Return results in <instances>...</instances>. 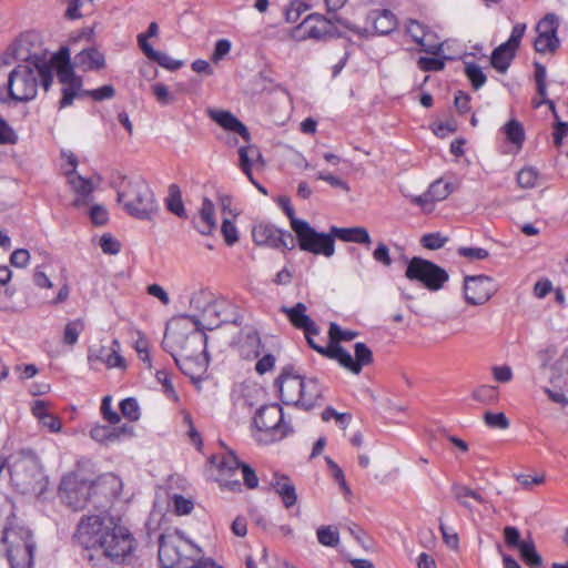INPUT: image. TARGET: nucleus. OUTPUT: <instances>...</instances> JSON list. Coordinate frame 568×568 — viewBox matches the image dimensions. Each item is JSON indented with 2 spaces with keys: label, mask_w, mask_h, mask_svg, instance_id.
Here are the masks:
<instances>
[{
  "label": "nucleus",
  "mask_w": 568,
  "mask_h": 568,
  "mask_svg": "<svg viewBox=\"0 0 568 568\" xmlns=\"http://www.w3.org/2000/svg\"><path fill=\"white\" fill-rule=\"evenodd\" d=\"M73 538L87 550L83 558L93 567L101 566L102 560L115 567L131 565L138 549V540L131 530L109 516H82Z\"/></svg>",
  "instance_id": "f257e3e1"
},
{
  "label": "nucleus",
  "mask_w": 568,
  "mask_h": 568,
  "mask_svg": "<svg viewBox=\"0 0 568 568\" xmlns=\"http://www.w3.org/2000/svg\"><path fill=\"white\" fill-rule=\"evenodd\" d=\"M52 82V63L37 55L30 57L9 73L8 94L13 101L28 102L37 97L39 83L48 91Z\"/></svg>",
  "instance_id": "f03ea898"
},
{
  "label": "nucleus",
  "mask_w": 568,
  "mask_h": 568,
  "mask_svg": "<svg viewBox=\"0 0 568 568\" xmlns=\"http://www.w3.org/2000/svg\"><path fill=\"white\" fill-rule=\"evenodd\" d=\"M106 487L111 488L112 497L115 498L120 494L122 483L120 478L113 474L103 476L97 481H90L79 478L74 473H70L62 477L58 495L64 505L77 511L88 505L92 494Z\"/></svg>",
  "instance_id": "7ed1b4c3"
},
{
  "label": "nucleus",
  "mask_w": 568,
  "mask_h": 568,
  "mask_svg": "<svg viewBox=\"0 0 568 568\" xmlns=\"http://www.w3.org/2000/svg\"><path fill=\"white\" fill-rule=\"evenodd\" d=\"M209 464L214 470V480L219 483L222 490L240 493L243 485L247 489H255L258 486L255 470L250 465L242 463L233 450L221 455H211Z\"/></svg>",
  "instance_id": "20e7f679"
},
{
  "label": "nucleus",
  "mask_w": 568,
  "mask_h": 568,
  "mask_svg": "<svg viewBox=\"0 0 568 568\" xmlns=\"http://www.w3.org/2000/svg\"><path fill=\"white\" fill-rule=\"evenodd\" d=\"M12 486L21 494L40 495L47 487L39 457L31 450L11 455L7 462Z\"/></svg>",
  "instance_id": "39448f33"
},
{
  "label": "nucleus",
  "mask_w": 568,
  "mask_h": 568,
  "mask_svg": "<svg viewBox=\"0 0 568 568\" xmlns=\"http://www.w3.org/2000/svg\"><path fill=\"white\" fill-rule=\"evenodd\" d=\"M116 194L123 210L134 219L152 221L159 212L154 193L142 178H123Z\"/></svg>",
  "instance_id": "423d86ee"
},
{
  "label": "nucleus",
  "mask_w": 568,
  "mask_h": 568,
  "mask_svg": "<svg viewBox=\"0 0 568 568\" xmlns=\"http://www.w3.org/2000/svg\"><path fill=\"white\" fill-rule=\"evenodd\" d=\"M1 551L10 568H32L34 565L36 540L32 531L21 525L8 524L1 535Z\"/></svg>",
  "instance_id": "0eeeda50"
},
{
  "label": "nucleus",
  "mask_w": 568,
  "mask_h": 568,
  "mask_svg": "<svg viewBox=\"0 0 568 568\" xmlns=\"http://www.w3.org/2000/svg\"><path fill=\"white\" fill-rule=\"evenodd\" d=\"M201 549L184 538L179 530L162 534L159 538V561L162 568L189 567L200 556Z\"/></svg>",
  "instance_id": "6e6552de"
},
{
  "label": "nucleus",
  "mask_w": 568,
  "mask_h": 568,
  "mask_svg": "<svg viewBox=\"0 0 568 568\" xmlns=\"http://www.w3.org/2000/svg\"><path fill=\"white\" fill-rule=\"evenodd\" d=\"M293 231L300 250L325 257L334 255L335 240L331 232L320 233L306 221H294Z\"/></svg>",
  "instance_id": "1a4fd4ad"
},
{
  "label": "nucleus",
  "mask_w": 568,
  "mask_h": 568,
  "mask_svg": "<svg viewBox=\"0 0 568 568\" xmlns=\"http://www.w3.org/2000/svg\"><path fill=\"white\" fill-rule=\"evenodd\" d=\"M290 37L295 41L313 39L317 41L343 38L344 34L334 26L332 19L321 13L308 14L302 23L291 30Z\"/></svg>",
  "instance_id": "9d476101"
},
{
  "label": "nucleus",
  "mask_w": 568,
  "mask_h": 568,
  "mask_svg": "<svg viewBox=\"0 0 568 568\" xmlns=\"http://www.w3.org/2000/svg\"><path fill=\"white\" fill-rule=\"evenodd\" d=\"M258 432L264 433L265 440H280L291 434V426L284 422L283 409L278 404L264 405L257 409L253 418Z\"/></svg>",
  "instance_id": "9b49d317"
},
{
  "label": "nucleus",
  "mask_w": 568,
  "mask_h": 568,
  "mask_svg": "<svg viewBox=\"0 0 568 568\" xmlns=\"http://www.w3.org/2000/svg\"><path fill=\"white\" fill-rule=\"evenodd\" d=\"M405 276L410 281L420 282L429 291L440 290L449 278L443 267L422 257H413L409 261Z\"/></svg>",
  "instance_id": "f8f14e48"
},
{
  "label": "nucleus",
  "mask_w": 568,
  "mask_h": 568,
  "mask_svg": "<svg viewBox=\"0 0 568 568\" xmlns=\"http://www.w3.org/2000/svg\"><path fill=\"white\" fill-rule=\"evenodd\" d=\"M252 240L257 246L274 250L295 247V240L288 231L281 230L268 222H258L253 226Z\"/></svg>",
  "instance_id": "ddd939ff"
},
{
  "label": "nucleus",
  "mask_w": 568,
  "mask_h": 568,
  "mask_svg": "<svg viewBox=\"0 0 568 568\" xmlns=\"http://www.w3.org/2000/svg\"><path fill=\"white\" fill-rule=\"evenodd\" d=\"M206 349V335L203 333L194 332L183 337V344L179 354H174L173 358L180 369L189 375V366L191 364H199L202 362V356L205 355Z\"/></svg>",
  "instance_id": "4468645a"
},
{
  "label": "nucleus",
  "mask_w": 568,
  "mask_h": 568,
  "mask_svg": "<svg viewBox=\"0 0 568 568\" xmlns=\"http://www.w3.org/2000/svg\"><path fill=\"white\" fill-rule=\"evenodd\" d=\"M498 286L487 275H467L464 277V295L467 304L483 305L497 292Z\"/></svg>",
  "instance_id": "2eb2a0df"
},
{
  "label": "nucleus",
  "mask_w": 568,
  "mask_h": 568,
  "mask_svg": "<svg viewBox=\"0 0 568 568\" xmlns=\"http://www.w3.org/2000/svg\"><path fill=\"white\" fill-rule=\"evenodd\" d=\"M303 381L304 377L296 373L292 366L282 369L275 381V386L278 388L284 404L300 406L301 395H303Z\"/></svg>",
  "instance_id": "dca6fc26"
},
{
  "label": "nucleus",
  "mask_w": 568,
  "mask_h": 568,
  "mask_svg": "<svg viewBox=\"0 0 568 568\" xmlns=\"http://www.w3.org/2000/svg\"><path fill=\"white\" fill-rule=\"evenodd\" d=\"M558 19L554 13H548L536 26L537 38L534 42L535 50L539 53L554 52L559 47L557 38Z\"/></svg>",
  "instance_id": "f3484780"
},
{
  "label": "nucleus",
  "mask_w": 568,
  "mask_h": 568,
  "mask_svg": "<svg viewBox=\"0 0 568 568\" xmlns=\"http://www.w3.org/2000/svg\"><path fill=\"white\" fill-rule=\"evenodd\" d=\"M355 358L344 347H337L334 361L353 374L358 375L363 366L373 362V353L366 344L358 342L354 345Z\"/></svg>",
  "instance_id": "a211bd4d"
},
{
  "label": "nucleus",
  "mask_w": 568,
  "mask_h": 568,
  "mask_svg": "<svg viewBox=\"0 0 568 568\" xmlns=\"http://www.w3.org/2000/svg\"><path fill=\"white\" fill-rule=\"evenodd\" d=\"M120 343L118 339H113L111 346H100L99 348H90L88 353V362L91 367H94L97 363H103L109 369L110 368H126L125 358L120 355Z\"/></svg>",
  "instance_id": "6ab92c4d"
},
{
  "label": "nucleus",
  "mask_w": 568,
  "mask_h": 568,
  "mask_svg": "<svg viewBox=\"0 0 568 568\" xmlns=\"http://www.w3.org/2000/svg\"><path fill=\"white\" fill-rule=\"evenodd\" d=\"M280 312L285 314L293 327L307 334H320L318 325L307 315V307L304 303H296L294 306H281Z\"/></svg>",
  "instance_id": "aec40b11"
},
{
  "label": "nucleus",
  "mask_w": 568,
  "mask_h": 568,
  "mask_svg": "<svg viewBox=\"0 0 568 568\" xmlns=\"http://www.w3.org/2000/svg\"><path fill=\"white\" fill-rule=\"evenodd\" d=\"M453 192L452 183L438 179L433 182L428 190L422 195L415 196L413 202L424 209V211L430 212L435 202L444 201Z\"/></svg>",
  "instance_id": "412c9836"
},
{
  "label": "nucleus",
  "mask_w": 568,
  "mask_h": 568,
  "mask_svg": "<svg viewBox=\"0 0 568 568\" xmlns=\"http://www.w3.org/2000/svg\"><path fill=\"white\" fill-rule=\"evenodd\" d=\"M68 183L71 190L75 193V199L72 203L74 207L87 206L92 200V193L95 186L90 179H85L77 173V171L67 172Z\"/></svg>",
  "instance_id": "4be33fe9"
},
{
  "label": "nucleus",
  "mask_w": 568,
  "mask_h": 568,
  "mask_svg": "<svg viewBox=\"0 0 568 568\" xmlns=\"http://www.w3.org/2000/svg\"><path fill=\"white\" fill-rule=\"evenodd\" d=\"M209 116L224 130L232 131L241 135L245 141H250L251 134L248 129L230 111L225 110H207Z\"/></svg>",
  "instance_id": "5701e85b"
},
{
  "label": "nucleus",
  "mask_w": 568,
  "mask_h": 568,
  "mask_svg": "<svg viewBox=\"0 0 568 568\" xmlns=\"http://www.w3.org/2000/svg\"><path fill=\"white\" fill-rule=\"evenodd\" d=\"M271 487L280 496L284 507L290 509L297 503L296 488L291 478L283 474L275 473L271 480Z\"/></svg>",
  "instance_id": "b1692460"
},
{
  "label": "nucleus",
  "mask_w": 568,
  "mask_h": 568,
  "mask_svg": "<svg viewBox=\"0 0 568 568\" xmlns=\"http://www.w3.org/2000/svg\"><path fill=\"white\" fill-rule=\"evenodd\" d=\"M52 60L53 62H50L53 65V70L55 69L57 71V77L60 83L69 84L74 81H81V78L77 77L74 73L68 48H61Z\"/></svg>",
  "instance_id": "393cba45"
},
{
  "label": "nucleus",
  "mask_w": 568,
  "mask_h": 568,
  "mask_svg": "<svg viewBox=\"0 0 568 568\" xmlns=\"http://www.w3.org/2000/svg\"><path fill=\"white\" fill-rule=\"evenodd\" d=\"M195 229L203 235H209L216 227L215 207L213 202L204 197L199 213L193 219Z\"/></svg>",
  "instance_id": "a878e982"
},
{
  "label": "nucleus",
  "mask_w": 568,
  "mask_h": 568,
  "mask_svg": "<svg viewBox=\"0 0 568 568\" xmlns=\"http://www.w3.org/2000/svg\"><path fill=\"white\" fill-rule=\"evenodd\" d=\"M331 233L334 240L338 239L344 242H352L369 246L372 243L368 231L363 226L338 227L331 226Z\"/></svg>",
  "instance_id": "bb28decb"
},
{
  "label": "nucleus",
  "mask_w": 568,
  "mask_h": 568,
  "mask_svg": "<svg viewBox=\"0 0 568 568\" xmlns=\"http://www.w3.org/2000/svg\"><path fill=\"white\" fill-rule=\"evenodd\" d=\"M322 390V386L316 378H304L300 407L311 409L320 405L323 399Z\"/></svg>",
  "instance_id": "cd10ccee"
},
{
  "label": "nucleus",
  "mask_w": 568,
  "mask_h": 568,
  "mask_svg": "<svg viewBox=\"0 0 568 568\" xmlns=\"http://www.w3.org/2000/svg\"><path fill=\"white\" fill-rule=\"evenodd\" d=\"M75 64L82 70H100L105 67V58L95 48L83 49L75 55Z\"/></svg>",
  "instance_id": "c85d7f7f"
},
{
  "label": "nucleus",
  "mask_w": 568,
  "mask_h": 568,
  "mask_svg": "<svg viewBox=\"0 0 568 568\" xmlns=\"http://www.w3.org/2000/svg\"><path fill=\"white\" fill-rule=\"evenodd\" d=\"M546 77H547L546 68L542 64L536 62L535 63V81H536V87H537V93L539 94V97L541 99L539 101H534V106L539 108L541 104H547L549 106V109L551 110L552 114L555 115V118L558 119V114H557L554 101L549 100L547 98Z\"/></svg>",
  "instance_id": "c756f323"
},
{
  "label": "nucleus",
  "mask_w": 568,
  "mask_h": 568,
  "mask_svg": "<svg viewBox=\"0 0 568 568\" xmlns=\"http://www.w3.org/2000/svg\"><path fill=\"white\" fill-rule=\"evenodd\" d=\"M550 382L555 387L568 392V348L554 363L551 367Z\"/></svg>",
  "instance_id": "7c9ffc66"
},
{
  "label": "nucleus",
  "mask_w": 568,
  "mask_h": 568,
  "mask_svg": "<svg viewBox=\"0 0 568 568\" xmlns=\"http://www.w3.org/2000/svg\"><path fill=\"white\" fill-rule=\"evenodd\" d=\"M240 156V166L243 173L248 178L252 183H255V180L252 174V165L255 161H262V154L257 146L247 145L242 146L239 150Z\"/></svg>",
  "instance_id": "2f4dec72"
},
{
  "label": "nucleus",
  "mask_w": 568,
  "mask_h": 568,
  "mask_svg": "<svg viewBox=\"0 0 568 568\" xmlns=\"http://www.w3.org/2000/svg\"><path fill=\"white\" fill-rule=\"evenodd\" d=\"M168 211L181 219H186L187 214L182 201L181 190L176 184L169 186V194L165 199Z\"/></svg>",
  "instance_id": "473e14b6"
},
{
  "label": "nucleus",
  "mask_w": 568,
  "mask_h": 568,
  "mask_svg": "<svg viewBox=\"0 0 568 568\" xmlns=\"http://www.w3.org/2000/svg\"><path fill=\"white\" fill-rule=\"evenodd\" d=\"M374 29L377 34H388L396 29L397 19L389 10L378 11L373 18Z\"/></svg>",
  "instance_id": "72a5a7b5"
},
{
  "label": "nucleus",
  "mask_w": 568,
  "mask_h": 568,
  "mask_svg": "<svg viewBox=\"0 0 568 568\" xmlns=\"http://www.w3.org/2000/svg\"><path fill=\"white\" fill-rule=\"evenodd\" d=\"M515 57V50L507 48V44H500L491 54V65L499 72H506L511 60Z\"/></svg>",
  "instance_id": "f704fd0d"
},
{
  "label": "nucleus",
  "mask_w": 568,
  "mask_h": 568,
  "mask_svg": "<svg viewBox=\"0 0 568 568\" xmlns=\"http://www.w3.org/2000/svg\"><path fill=\"white\" fill-rule=\"evenodd\" d=\"M506 140L515 144L518 149L523 146L525 141V131L521 123L515 119L509 120L504 126Z\"/></svg>",
  "instance_id": "c9c22d12"
},
{
  "label": "nucleus",
  "mask_w": 568,
  "mask_h": 568,
  "mask_svg": "<svg viewBox=\"0 0 568 568\" xmlns=\"http://www.w3.org/2000/svg\"><path fill=\"white\" fill-rule=\"evenodd\" d=\"M358 335L355 331L342 329L337 323H331L328 328L329 346L342 347L341 342H348Z\"/></svg>",
  "instance_id": "e433bc0d"
},
{
  "label": "nucleus",
  "mask_w": 568,
  "mask_h": 568,
  "mask_svg": "<svg viewBox=\"0 0 568 568\" xmlns=\"http://www.w3.org/2000/svg\"><path fill=\"white\" fill-rule=\"evenodd\" d=\"M407 32L412 36L414 41L423 47V51L437 55L442 51V44L426 47L423 42L424 28L418 21H410L407 27Z\"/></svg>",
  "instance_id": "4c0bfd02"
},
{
  "label": "nucleus",
  "mask_w": 568,
  "mask_h": 568,
  "mask_svg": "<svg viewBox=\"0 0 568 568\" xmlns=\"http://www.w3.org/2000/svg\"><path fill=\"white\" fill-rule=\"evenodd\" d=\"M520 557L531 568L541 566V556L537 552L532 540H523L519 548Z\"/></svg>",
  "instance_id": "58836bf2"
},
{
  "label": "nucleus",
  "mask_w": 568,
  "mask_h": 568,
  "mask_svg": "<svg viewBox=\"0 0 568 568\" xmlns=\"http://www.w3.org/2000/svg\"><path fill=\"white\" fill-rule=\"evenodd\" d=\"M452 493L458 503H462V500H467L468 498H471L479 504L485 503V498L477 490L471 489L470 487L463 484H453Z\"/></svg>",
  "instance_id": "ea45409f"
},
{
  "label": "nucleus",
  "mask_w": 568,
  "mask_h": 568,
  "mask_svg": "<svg viewBox=\"0 0 568 568\" xmlns=\"http://www.w3.org/2000/svg\"><path fill=\"white\" fill-rule=\"evenodd\" d=\"M84 329V322L81 318L70 321L65 324L63 332V343L73 346L79 338V335Z\"/></svg>",
  "instance_id": "a19ab883"
},
{
  "label": "nucleus",
  "mask_w": 568,
  "mask_h": 568,
  "mask_svg": "<svg viewBox=\"0 0 568 568\" xmlns=\"http://www.w3.org/2000/svg\"><path fill=\"white\" fill-rule=\"evenodd\" d=\"M465 74L475 90L480 89L487 81L481 68L474 62H465Z\"/></svg>",
  "instance_id": "79ce46f5"
},
{
  "label": "nucleus",
  "mask_w": 568,
  "mask_h": 568,
  "mask_svg": "<svg viewBox=\"0 0 568 568\" xmlns=\"http://www.w3.org/2000/svg\"><path fill=\"white\" fill-rule=\"evenodd\" d=\"M317 540L326 547H336L339 542L337 528L333 526H321L316 531Z\"/></svg>",
  "instance_id": "37998d69"
},
{
  "label": "nucleus",
  "mask_w": 568,
  "mask_h": 568,
  "mask_svg": "<svg viewBox=\"0 0 568 568\" xmlns=\"http://www.w3.org/2000/svg\"><path fill=\"white\" fill-rule=\"evenodd\" d=\"M473 398L484 404H494L498 399V388L491 385H483L474 390Z\"/></svg>",
  "instance_id": "c03bdc74"
},
{
  "label": "nucleus",
  "mask_w": 568,
  "mask_h": 568,
  "mask_svg": "<svg viewBox=\"0 0 568 568\" xmlns=\"http://www.w3.org/2000/svg\"><path fill=\"white\" fill-rule=\"evenodd\" d=\"M90 436L99 443H113L119 439V434L112 430L109 426L97 425L91 428Z\"/></svg>",
  "instance_id": "a18cd8bd"
},
{
  "label": "nucleus",
  "mask_w": 568,
  "mask_h": 568,
  "mask_svg": "<svg viewBox=\"0 0 568 568\" xmlns=\"http://www.w3.org/2000/svg\"><path fill=\"white\" fill-rule=\"evenodd\" d=\"M81 87L82 81H74L69 84H63L62 98L59 102L60 109L67 108L73 103V100L79 94Z\"/></svg>",
  "instance_id": "49530a36"
},
{
  "label": "nucleus",
  "mask_w": 568,
  "mask_h": 568,
  "mask_svg": "<svg viewBox=\"0 0 568 568\" xmlns=\"http://www.w3.org/2000/svg\"><path fill=\"white\" fill-rule=\"evenodd\" d=\"M155 377L165 396L173 402H179V395L174 389L170 374L166 371H158Z\"/></svg>",
  "instance_id": "de8ad7c7"
},
{
  "label": "nucleus",
  "mask_w": 568,
  "mask_h": 568,
  "mask_svg": "<svg viewBox=\"0 0 568 568\" xmlns=\"http://www.w3.org/2000/svg\"><path fill=\"white\" fill-rule=\"evenodd\" d=\"M120 410L122 415L131 422L140 418V407L135 398L128 397L120 403Z\"/></svg>",
  "instance_id": "09e8293b"
},
{
  "label": "nucleus",
  "mask_w": 568,
  "mask_h": 568,
  "mask_svg": "<svg viewBox=\"0 0 568 568\" xmlns=\"http://www.w3.org/2000/svg\"><path fill=\"white\" fill-rule=\"evenodd\" d=\"M538 171L534 168H524L517 174V183L523 189H530L536 185Z\"/></svg>",
  "instance_id": "8fccbe9b"
},
{
  "label": "nucleus",
  "mask_w": 568,
  "mask_h": 568,
  "mask_svg": "<svg viewBox=\"0 0 568 568\" xmlns=\"http://www.w3.org/2000/svg\"><path fill=\"white\" fill-rule=\"evenodd\" d=\"M191 305L197 310H202L203 313L213 311L214 305L211 301V294L205 291H200L191 297Z\"/></svg>",
  "instance_id": "3c124183"
},
{
  "label": "nucleus",
  "mask_w": 568,
  "mask_h": 568,
  "mask_svg": "<svg viewBox=\"0 0 568 568\" xmlns=\"http://www.w3.org/2000/svg\"><path fill=\"white\" fill-rule=\"evenodd\" d=\"M150 60L158 62L161 67L171 71L179 70L183 65L182 61L175 60L162 51H155Z\"/></svg>",
  "instance_id": "603ef678"
},
{
  "label": "nucleus",
  "mask_w": 568,
  "mask_h": 568,
  "mask_svg": "<svg viewBox=\"0 0 568 568\" xmlns=\"http://www.w3.org/2000/svg\"><path fill=\"white\" fill-rule=\"evenodd\" d=\"M99 246L104 254L115 255L121 250V243L110 233H104L99 241Z\"/></svg>",
  "instance_id": "864d4df0"
},
{
  "label": "nucleus",
  "mask_w": 568,
  "mask_h": 568,
  "mask_svg": "<svg viewBox=\"0 0 568 568\" xmlns=\"http://www.w3.org/2000/svg\"><path fill=\"white\" fill-rule=\"evenodd\" d=\"M172 504L174 513L180 516L189 515L194 508V503L192 499L185 498L179 494H174L172 496Z\"/></svg>",
  "instance_id": "5fc2aeb1"
},
{
  "label": "nucleus",
  "mask_w": 568,
  "mask_h": 568,
  "mask_svg": "<svg viewBox=\"0 0 568 568\" xmlns=\"http://www.w3.org/2000/svg\"><path fill=\"white\" fill-rule=\"evenodd\" d=\"M484 420L490 428L506 429L509 427V420L504 413L487 412L484 415Z\"/></svg>",
  "instance_id": "6e6d98bb"
},
{
  "label": "nucleus",
  "mask_w": 568,
  "mask_h": 568,
  "mask_svg": "<svg viewBox=\"0 0 568 568\" xmlns=\"http://www.w3.org/2000/svg\"><path fill=\"white\" fill-rule=\"evenodd\" d=\"M305 335V338H306V342L308 344V346L316 351L318 354L329 358V359H333L334 361V357H335V353H336V348L335 346H329V344L327 346H322L320 344H317L314 339V336H316L317 334H307V333H304Z\"/></svg>",
  "instance_id": "4d7b16f0"
},
{
  "label": "nucleus",
  "mask_w": 568,
  "mask_h": 568,
  "mask_svg": "<svg viewBox=\"0 0 568 568\" xmlns=\"http://www.w3.org/2000/svg\"><path fill=\"white\" fill-rule=\"evenodd\" d=\"M417 65L422 71H442L445 68V58H428V57H419L417 60Z\"/></svg>",
  "instance_id": "13d9d810"
},
{
  "label": "nucleus",
  "mask_w": 568,
  "mask_h": 568,
  "mask_svg": "<svg viewBox=\"0 0 568 568\" xmlns=\"http://www.w3.org/2000/svg\"><path fill=\"white\" fill-rule=\"evenodd\" d=\"M221 233L223 235V239L225 243L229 246L234 245L239 241L237 230L235 224L229 220L224 219L221 226Z\"/></svg>",
  "instance_id": "bf43d9fd"
},
{
  "label": "nucleus",
  "mask_w": 568,
  "mask_h": 568,
  "mask_svg": "<svg viewBox=\"0 0 568 568\" xmlns=\"http://www.w3.org/2000/svg\"><path fill=\"white\" fill-rule=\"evenodd\" d=\"M458 255L468 258L470 261H481L489 256V252L481 247H466L460 246L457 250Z\"/></svg>",
  "instance_id": "052dcab7"
},
{
  "label": "nucleus",
  "mask_w": 568,
  "mask_h": 568,
  "mask_svg": "<svg viewBox=\"0 0 568 568\" xmlns=\"http://www.w3.org/2000/svg\"><path fill=\"white\" fill-rule=\"evenodd\" d=\"M446 242L447 237L443 236L438 232L425 234L420 240L422 245L428 250L442 248Z\"/></svg>",
  "instance_id": "680f3d73"
},
{
  "label": "nucleus",
  "mask_w": 568,
  "mask_h": 568,
  "mask_svg": "<svg viewBox=\"0 0 568 568\" xmlns=\"http://www.w3.org/2000/svg\"><path fill=\"white\" fill-rule=\"evenodd\" d=\"M325 460H326V464H327L328 468L332 471V476L338 483L341 489L345 494L349 493V487H348V485L346 483V479H345V476H344V471L342 470V468L329 457H325Z\"/></svg>",
  "instance_id": "e2e57ef3"
},
{
  "label": "nucleus",
  "mask_w": 568,
  "mask_h": 568,
  "mask_svg": "<svg viewBox=\"0 0 568 568\" xmlns=\"http://www.w3.org/2000/svg\"><path fill=\"white\" fill-rule=\"evenodd\" d=\"M373 258L383 266L389 267L393 263L389 248L384 242H378L373 251Z\"/></svg>",
  "instance_id": "0e129e2a"
},
{
  "label": "nucleus",
  "mask_w": 568,
  "mask_h": 568,
  "mask_svg": "<svg viewBox=\"0 0 568 568\" xmlns=\"http://www.w3.org/2000/svg\"><path fill=\"white\" fill-rule=\"evenodd\" d=\"M152 93L156 101L162 105H168L175 101L174 97L169 92V89L163 83H155L152 85Z\"/></svg>",
  "instance_id": "69168bd1"
},
{
  "label": "nucleus",
  "mask_w": 568,
  "mask_h": 568,
  "mask_svg": "<svg viewBox=\"0 0 568 568\" xmlns=\"http://www.w3.org/2000/svg\"><path fill=\"white\" fill-rule=\"evenodd\" d=\"M308 9V6L302 1H292L288 9L285 12V19L288 23H295L301 14Z\"/></svg>",
  "instance_id": "338daca9"
},
{
  "label": "nucleus",
  "mask_w": 568,
  "mask_h": 568,
  "mask_svg": "<svg viewBox=\"0 0 568 568\" xmlns=\"http://www.w3.org/2000/svg\"><path fill=\"white\" fill-rule=\"evenodd\" d=\"M526 24L525 23H517L513 27L511 34L509 39L504 43L507 44V48L510 50H517V48L520 44V41L525 34L526 31Z\"/></svg>",
  "instance_id": "774afa93"
}]
</instances>
